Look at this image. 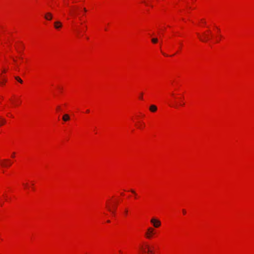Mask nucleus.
<instances>
[{"instance_id": "4468645a", "label": "nucleus", "mask_w": 254, "mask_h": 254, "mask_svg": "<svg viewBox=\"0 0 254 254\" xmlns=\"http://www.w3.org/2000/svg\"><path fill=\"white\" fill-rule=\"evenodd\" d=\"M108 209L110 211H111L112 213H114V211H112L110 208H108Z\"/></svg>"}, {"instance_id": "f257e3e1", "label": "nucleus", "mask_w": 254, "mask_h": 254, "mask_svg": "<svg viewBox=\"0 0 254 254\" xmlns=\"http://www.w3.org/2000/svg\"><path fill=\"white\" fill-rule=\"evenodd\" d=\"M150 222L152 224L155 228H158L161 226V221L155 218H152L150 220Z\"/></svg>"}, {"instance_id": "f8f14e48", "label": "nucleus", "mask_w": 254, "mask_h": 254, "mask_svg": "<svg viewBox=\"0 0 254 254\" xmlns=\"http://www.w3.org/2000/svg\"><path fill=\"white\" fill-rule=\"evenodd\" d=\"M1 165L3 167H7L8 166V164H6V163H2L1 164Z\"/></svg>"}, {"instance_id": "5701e85b", "label": "nucleus", "mask_w": 254, "mask_h": 254, "mask_svg": "<svg viewBox=\"0 0 254 254\" xmlns=\"http://www.w3.org/2000/svg\"><path fill=\"white\" fill-rule=\"evenodd\" d=\"M5 71H5V69H3V70H2V72H5Z\"/></svg>"}, {"instance_id": "a878e982", "label": "nucleus", "mask_w": 254, "mask_h": 254, "mask_svg": "<svg viewBox=\"0 0 254 254\" xmlns=\"http://www.w3.org/2000/svg\"><path fill=\"white\" fill-rule=\"evenodd\" d=\"M110 222V220H108V221H107V222H108V223H109Z\"/></svg>"}, {"instance_id": "6e6552de", "label": "nucleus", "mask_w": 254, "mask_h": 254, "mask_svg": "<svg viewBox=\"0 0 254 254\" xmlns=\"http://www.w3.org/2000/svg\"><path fill=\"white\" fill-rule=\"evenodd\" d=\"M6 122V120L2 118H0V126L3 125Z\"/></svg>"}, {"instance_id": "423d86ee", "label": "nucleus", "mask_w": 254, "mask_h": 254, "mask_svg": "<svg viewBox=\"0 0 254 254\" xmlns=\"http://www.w3.org/2000/svg\"><path fill=\"white\" fill-rule=\"evenodd\" d=\"M149 110L152 112H155L157 111V108L154 105H152L150 106Z\"/></svg>"}, {"instance_id": "393cba45", "label": "nucleus", "mask_w": 254, "mask_h": 254, "mask_svg": "<svg viewBox=\"0 0 254 254\" xmlns=\"http://www.w3.org/2000/svg\"><path fill=\"white\" fill-rule=\"evenodd\" d=\"M86 112H87V113H89V110H87Z\"/></svg>"}, {"instance_id": "39448f33", "label": "nucleus", "mask_w": 254, "mask_h": 254, "mask_svg": "<svg viewBox=\"0 0 254 254\" xmlns=\"http://www.w3.org/2000/svg\"><path fill=\"white\" fill-rule=\"evenodd\" d=\"M203 36H204V38H201L200 37V39L201 41L202 42H207L208 40H209V37L205 34V33H203Z\"/></svg>"}, {"instance_id": "aec40b11", "label": "nucleus", "mask_w": 254, "mask_h": 254, "mask_svg": "<svg viewBox=\"0 0 254 254\" xmlns=\"http://www.w3.org/2000/svg\"><path fill=\"white\" fill-rule=\"evenodd\" d=\"M14 154H15V153H14V152H13V154H12V157H14Z\"/></svg>"}, {"instance_id": "412c9836", "label": "nucleus", "mask_w": 254, "mask_h": 254, "mask_svg": "<svg viewBox=\"0 0 254 254\" xmlns=\"http://www.w3.org/2000/svg\"><path fill=\"white\" fill-rule=\"evenodd\" d=\"M141 96H140V99H142V94H141Z\"/></svg>"}, {"instance_id": "dca6fc26", "label": "nucleus", "mask_w": 254, "mask_h": 254, "mask_svg": "<svg viewBox=\"0 0 254 254\" xmlns=\"http://www.w3.org/2000/svg\"><path fill=\"white\" fill-rule=\"evenodd\" d=\"M183 212L184 214H185L186 213V211L184 209L183 210Z\"/></svg>"}, {"instance_id": "20e7f679", "label": "nucleus", "mask_w": 254, "mask_h": 254, "mask_svg": "<svg viewBox=\"0 0 254 254\" xmlns=\"http://www.w3.org/2000/svg\"><path fill=\"white\" fill-rule=\"evenodd\" d=\"M54 26L56 29H59L62 26V24L60 21H57L55 22Z\"/></svg>"}, {"instance_id": "4be33fe9", "label": "nucleus", "mask_w": 254, "mask_h": 254, "mask_svg": "<svg viewBox=\"0 0 254 254\" xmlns=\"http://www.w3.org/2000/svg\"><path fill=\"white\" fill-rule=\"evenodd\" d=\"M141 96H140V99H142V94H141Z\"/></svg>"}, {"instance_id": "b1692460", "label": "nucleus", "mask_w": 254, "mask_h": 254, "mask_svg": "<svg viewBox=\"0 0 254 254\" xmlns=\"http://www.w3.org/2000/svg\"><path fill=\"white\" fill-rule=\"evenodd\" d=\"M11 163H8V164H9V165H8V166H10V165H11Z\"/></svg>"}, {"instance_id": "9d476101", "label": "nucleus", "mask_w": 254, "mask_h": 254, "mask_svg": "<svg viewBox=\"0 0 254 254\" xmlns=\"http://www.w3.org/2000/svg\"><path fill=\"white\" fill-rule=\"evenodd\" d=\"M151 41L153 43H156L158 41V39L157 38H153Z\"/></svg>"}, {"instance_id": "6ab92c4d", "label": "nucleus", "mask_w": 254, "mask_h": 254, "mask_svg": "<svg viewBox=\"0 0 254 254\" xmlns=\"http://www.w3.org/2000/svg\"><path fill=\"white\" fill-rule=\"evenodd\" d=\"M83 10L84 12H86L87 11V10L85 8H83Z\"/></svg>"}, {"instance_id": "f03ea898", "label": "nucleus", "mask_w": 254, "mask_h": 254, "mask_svg": "<svg viewBox=\"0 0 254 254\" xmlns=\"http://www.w3.org/2000/svg\"><path fill=\"white\" fill-rule=\"evenodd\" d=\"M154 229L152 227H149L146 232L145 233V236L147 239H150L153 234H154Z\"/></svg>"}, {"instance_id": "a211bd4d", "label": "nucleus", "mask_w": 254, "mask_h": 254, "mask_svg": "<svg viewBox=\"0 0 254 254\" xmlns=\"http://www.w3.org/2000/svg\"><path fill=\"white\" fill-rule=\"evenodd\" d=\"M125 212L126 214H127V209H126L125 211Z\"/></svg>"}, {"instance_id": "9b49d317", "label": "nucleus", "mask_w": 254, "mask_h": 254, "mask_svg": "<svg viewBox=\"0 0 254 254\" xmlns=\"http://www.w3.org/2000/svg\"><path fill=\"white\" fill-rule=\"evenodd\" d=\"M147 248H148V253L152 254L153 252L151 250H150L149 247L147 246Z\"/></svg>"}, {"instance_id": "ddd939ff", "label": "nucleus", "mask_w": 254, "mask_h": 254, "mask_svg": "<svg viewBox=\"0 0 254 254\" xmlns=\"http://www.w3.org/2000/svg\"><path fill=\"white\" fill-rule=\"evenodd\" d=\"M130 191H131L132 193H133V194H134L135 195H136V192H135V191L133 190H130Z\"/></svg>"}, {"instance_id": "f3484780", "label": "nucleus", "mask_w": 254, "mask_h": 254, "mask_svg": "<svg viewBox=\"0 0 254 254\" xmlns=\"http://www.w3.org/2000/svg\"><path fill=\"white\" fill-rule=\"evenodd\" d=\"M6 161H9V160L8 159H4L3 160V162H6Z\"/></svg>"}, {"instance_id": "2eb2a0df", "label": "nucleus", "mask_w": 254, "mask_h": 254, "mask_svg": "<svg viewBox=\"0 0 254 254\" xmlns=\"http://www.w3.org/2000/svg\"><path fill=\"white\" fill-rule=\"evenodd\" d=\"M141 249L142 250L143 252H145V250L142 248V247H141Z\"/></svg>"}, {"instance_id": "7ed1b4c3", "label": "nucleus", "mask_w": 254, "mask_h": 254, "mask_svg": "<svg viewBox=\"0 0 254 254\" xmlns=\"http://www.w3.org/2000/svg\"><path fill=\"white\" fill-rule=\"evenodd\" d=\"M44 17L47 20H51L53 18V15L51 12H47L45 14Z\"/></svg>"}, {"instance_id": "1a4fd4ad", "label": "nucleus", "mask_w": 254, "mask_h": 254, "mask_svg": "<svg viewBox=\"0 0 254 254\" xmlns=\"http://www.w3.org/2000/svg\"><path fill=\"white\" fill-rule=\"evenodd\" d=\"M15 78L16 80H17L19 82L22 83L23 81L22 80V79L18 76H16L15 77Z\"/></svg>"}, {"instance_id": "0eeeda50", "label": "nucleus", "mask_w": 254, "mask_h": 254, "mask_svg": "<svg viewBox=\"0 0 254 254\" xmlns=\"http://www.w3.org/2000/svg\"><path fill=\"white\" fill-rule=\"evenodd\" d=\"M70 119L69 116L67 114H64L63 117V120L64 121H67Z\"/></svg>"}]
</instances>
